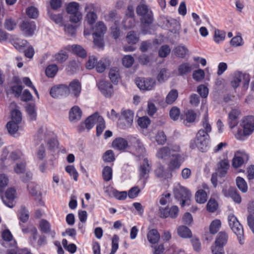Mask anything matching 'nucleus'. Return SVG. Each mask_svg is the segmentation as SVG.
Segmentation results:
<instances>
[{"label":"nucleus","instance_id":"1","mask_svg":"<svg viewBox=\"0 0 254 254\" xmlns=\"http://www.w3.org/2000/svg\"><path fill=\"white\" fill-rule=\"evenodd\" d=\"M136 13L138 15L141 16V21L142 24L143 34H146L147 31L145 28L149 26L153 21V17L151 12L149 11L146 5L141 4L136 7Z\"/></svg>","mask_w":254,"mask_h":254},{"label":"nucleus","instance_id":"2","mask_svg":"<svg viewBox=\"0 0 254 254\" xmlns=\"http://www.w3.org/2000/svg\"><path fill=\"white\" fill-rule=\"evenodd\" d=\"M209 140V134L206 133L204 129H200L196 134L194 140V143L191 142L190 147L192 149L196 147L202 152H204L207 146Z\"/></svg>","mask_w":254,"mask_h":254},{"label":"nucleus","instance_id":"3","mask_svg":"<svg viewBox=\"0 0 254 254\" xmlns=\"http://www.w3.org/2000/svg\"><path fill=\"white\" fill-rule=\"evenodd\" d=\"M79 5L76 2H69L66 6L67 13L70 14V22L76 23L82 19V14L79 11Z\"/></svg>","mask_w":254,"mask_h":254},{"label":"nucleus","instance_id":"4","mask_svg":"<svg viewBox=\"0 0 254 254\" xmlns=\"http://www.w3.org/2000/svg\"><path fill=\"white\" fill-rule=\"evenodd\" d=\"M174 193L176 198L182 200V206H184L185 203L190 200L191 197L190 191L186 188L180 185L174 188Z\"/></svg>","mask_w":254,"mask_h":254},{"label":"nucleus","instance_id":"5","mask_svg":"<svg viewBox=\"0 0 254 254\" xmlns=\"http://www.w3.org/2000/svg\"><path fill=\"white\" fill-rule=\"evenodd\" d=\"M250 81L249 75L238 71L235 72L233 80L231 82V86L236 88L239 86L241 82H243L244 87H247Z\"/></svg>","mask_w":254,"mask_h":254},{"label":"nucleus","instance_id":"6","mask_svg":"<svg viewBox=\"0 0 254 254\" xmlns=\"http://www.w3.org/2000/svg\"><path fill=\"white\" fill-rule=\"evenodd\" d=\"M137 86L141 90H152L156 84L155 80L151 78H137L135 80Z\"/></svg>","mask_w":254,"mask_h":254},{"label":"nucleus","instance_id":"7","mask_svg":"<svg viewBox=\"0 0 254 254\" xmlns=\"http://www.w3.org/2000/svg\"><path fill=\"white\" fill-rule=\"evenodd\" d=\"M50 93L52 97L57 98L68 95L69 89L67 85L62 84L52 87Z\"/></svg>","mask_w":254,"mask_h":254},{"label":"nucleus","instance_id":"8","mask_svg":"<svg viewBox=\"0 0 254 254\" xmlns=\"http://www.w3.org/2000/svg\"><path fill=\"white\" fill-rule=\"evenodd\" d=\"M16 190L14 188L8 189L5 193V197L2 195V193L0 194L3 203L8 207L12 208L14 206V200L15 198Z\"/></svg>","mask_w":254,"mask_h":254},{"label":"nucleus","instance_id":"9","mask_svg":"<svg viewBox=\"0 0 254 254\" xmlns=\"http://www.w3.org/2000/svg\"><path fill=\"white\" fill-rule=\"evenodd\" d=\"M179 208L178 206L174 205L170 208H160L159 209L160 216L161 218H167L170 217L171 218H176L179 214Z\"/></svg>","mask_w":254,"mask_h":254},{"label":"nucleus","instance_id":"10","mask_svg":"<svg viewBox=\"0 0 254 254\" xmlns=\"http://www.w3.org/2000/svg\"><path fill=\"white\" fill-rule=\"evenodd\" d=\"M243 132L245 135H250L254 130V117L252 116L245 118L243 121Z\"/></svg>","mask_w":254,"mask_h":254},{"label":"nucleus","instance_id":"11","mask_svg":"<svg viewBox=\"0 0 254 254\" xmlns=\"http://www.w3.org/2000/svg\"><path fill=\"white\" fill-rule=\"evenodd\" d=\"M98 87L101 93L107 98L111 97L113 94V86L108 82L101 80L98 84Z\"/></svg>","mask_w":254,"mask_h":254},{"label":"nucleus","instance_id":"12","mask_svg":"<svg viewBox=\"0 0 254 254\" xmlns=\"http://www.w3.org/2000/svg\"><path fill=\"white\" fill-rule=\"evenodd\" d=\"M85 11L87 12L86 18L87 22L90 25L93 24L97 18V15L95 12L94 5L91 3L87 4L85 7Z\"/></svg>","mask_w":254,"mask_h":254},{"label":"nucleus","instance_id":"13","mask_svg":"<svg viewBox=\"0 0 254 254\" xmlns=\"http://www.w3.org/2000/svg\"><path fill=\"white\" fill-rule=\"evenodd\" d=\"M20 28L25 35L31 36L36 29V25L34 22L24 20L21 23Z\"/></svg>","mask_w":254,"mask_h":254},{"label":"nucleus","instance_id":"14","mask_svg":"<svg viewBox=\"0 0 254 254\" xmlns=\"http://www.w3.org/2000/svg\"><path fill=\"white\" fill-rule=\"evenodd\" d=\"M172 158L168 164V169L170 171H174L179 169L181 165V155L179 154H172Z\"/></svg>","mask_w":254,"mask_h":254},{"label":"nucleus","instance_id":"15","mask_svg":"<svg viewBox=\"0 0 254 254\" xmlns=\"http://www.w3.org/2000/svg\"><path fill=\"white\" fill-rule=\"evenodd\" d=\"M229 166V162L228 159L224 158L221 160L217 164V168L216 170L218 176L220 177H223L225 176Z\"/></svg>","mask_w":254,"mask_h":254},{"label":"nucleus","instance_id":"16","mask_svg":"<svg viewBox=\"0 0 254 254\" xmlns=\"http://www.w3.org/2000/svg\"><path fill=\"white\" fill-rule=\"evenodd\" d=\"M223 192L226 196L231 197L235 202L241 203V197L235 188L231 187L227 190H224Z\"/></svg>","mask_w":254,"mask_h":254},{"label":"nucleus","instance_id":"17","mask_svg":"<svg viewBox=\"0 0 254 254\" xmlns=\"http://www.w3.org/2000/svg\"><path fill=\"white\" fill-rule=\"evenodd\" d=\"M240 114V111L237 109H233L229 113L228 123L231 128L234 127L238 125V117Z\"/></svg>","mask_w":254,"mask_h":254},{"label":"nucleus","instance_id":"18","mask_svg":"<svg viewBox=\"0 0 254 254\" xmlns=\"http://www.w3.org/2000/svg\"><path fill=\"white\" fill-rule=\"evenodd\" d=\"M122 119L125 120V126L129 127L131 126L133 120V113L129 110L123 111L121 113Z\"/></svg>","mask_w":254,"mask_h":254},{"label":"nucleus","instance_id":"19","mask_svg":"<svg viewBox=\"0 0 254 254\" xmlns=\"http://www.w3.org/2000/svg\"><path fill=\"white\" fill-rule=\"evenodd\" d=\"M97 112L95 113L93 115L88 117L85 121V125L86 128L89 130L92 128L95 124L98 123L99 118H100Z\"/></svg>","mask_w":254,"mask_h":254},{"label":"nucleus","instance_id":"20","mask_svg":"<svg viewBox=\"0 0 254 254\" xmlns=\"http://www.w3.org/2000/svg\"><path fill=\"white\" fill-rule=\"evenodd\" d=\"M233 232L237 236L239 243L241 245L244 244V238H243V228L242 225L239 222V225L238 224H234L233 226L230 227Z\"/></svg>","mask_w":254,"mask_h":254},{"label":"nucleus","instance_id":"21","mask_svg":"<svg viewBox=\"0 0 254 254\" xmlns=\"http://www.w3.org/2000/svg\"><path fill=\"white\" fill-rule=\"evenodd\" d=\"M82 116V111L79 107L75 106L73 107L69 113V120L72 122L79 120Z\"/></svg>","mask_w":254,"mask_h":254},{"label":"nucleus","instance_id":"22","mask_svg":"<svg viewBox=\"0 0 254 254\" xmlns=\"http://www.w3.org/2000/svg\"><path fill=\"white\" fill-rule=\"evenodd\" d=\"M160 234L156 229H152L149 230L147 234V238L149 242L152 244L157 243L160 240Z\"/></svg>","mask_w":254,"mask_h":254},{"label":"nucleus","instance_id":"23","mask_svg":"<svg viewBox=\"0 0 254 254\" xmlns=\"http://www.w3.org/2000/svg\"><path fill=\"white\" fill-rule=\"evenodd\" d=\"M69 91H71V93L74 95V96L77 97L79 96L81 92V88L80 82L77 80H74L71 81L69 87Z\"/></svg>","mask_w":254,"mask_h":254},{"label":"nucleus","instance_id":"24","mask_svg":"<svg viewBox=\"0 0 254 254\" xmlns=\"http://www.w3.org/2000/svg\"><path fill=\"white\" fill-rule=\"evenodd\" d=\"M112 145L114 148L122 150L125 149L127 147L128 143L125 139L119 137L113 141Z\"/></svg>","mask_w":254,"mask_h":254},{"label":"nucleus","instance_id":"25","mask_svg":"<svg viewBox=\"0 0 254 254\" xmlns=\"http://www.w3.org/2000/svg\"><path fill=\"white\" fill-rule=\"evenodd\" d=\"M171 155L170 148L168 147H163L160 148L157 153V157L162 159H168Z\"/></svg>","mask_w":254,"mask_h":254},{"label":"nucleus","instance_id":"26","mask_svg":"<svg viewBox=\"0 0 254 254\" xmlns=\"http://www.w3.org/2000/svg\"><path fill=\"white\" fill-rule=\"evenodd\" d=\"M228 235L224 232H220L218 233L215 241V244L218 247H223L227 242Z\"/></svg>","mask_w":254,"mask_h":254},{"label":"nucleus","instance_id":"27","mask_svg":"<svg viewBox=\"0 0 254 254\" xmlns=\"http://www.w3.org/2000/svg\"><path fill=\"white\" fill-rule=\"evenodd\" d=\"M27 188L29 193L34 196L36 199H38L41 203H43V202L41 201V193L37 190V187L32 183H31L28 185Z\"/></svg>","mask_w":254,"mask_h":254},{"label":"nucleus","instance_id":"28","mask_svg":"<svg viewBox=\"0 0 254 254\" xmlns=\"http://www.w3.org/2000/svg\"><path fill=\"white\" fill-rule=\"evenodd\" d=\"M178 92L176 89H172L167 94L165 102L167 104H172L178 97Z\"/></svg>","mask_w":254,"mask_h":254},{"label":"nucleus","instance_id":"29","mask_svg":"<svg viewBox=\"0 0 254 254\" xmlns=\"http://www.w3.org/2000/svg\"><path fill=\"white\" fill-rule=\"evenodd\" d=\"M192 70V66L188 63H183L178 67V72L179 75H184L190 72Z\"/></svg>","mask_w":254,"mask_h":254},{"label":"nucleus","instance_id":"30","mask_svg":"<svg viewBox=\"0 0 254 254\" xmlns=\"http://www.w3.org/2000/svg\"><path fill=\"white\" fill-rule=\"evenodd\" d=\"M150 167L147 159L145 158L140 166L139 169V176L141 178L144 177L149 172Z\"/></svg>","mask_w":254,"mask_h":254},{"label":"nucleus","instance_id":"31","mask_svg":"<svg viewBox=\"0 0 254 254\" xmlns=\"http://www.w3.org/2000/svg\"><path fill=\"white\" fill-rule=\"evenodd\" d=\"M207 194L203 190H198L195 193V198L197 203H204L207 200Z\"/></svg>","mask_w":254,"mask_h":254},{"label":"nucleus","instance_id":"32","mask_svg":"<svg viewBox=\"0 0 254 254\" xmlns=\"http://www.w3.org/2000/svg\"><path fill=\"white\" fill-rule=\"evenodd\" d=\"M175 55L179 58H184L187 55L188 50L184 46H178L174 49Z\"/></svg>","mask_w":254,"mask_h":254},{"label":"nucleus","instance_id":"33","mask_svg":"<svg viewBox=\"0 0 254 254\" xmlns=\"http://www.w3.org/2000/svg\"><path fill=\"white\" fill-rule=\"evenodd\" d=\"M178 234L180 237L184 238H189L191 235L190 230L185 226H181L178 227Z\"/></svg>","mask_w":254,"mask_h":254},{"label":"nucleus","instance_id":"34","mask_svg":"<svg viewBox=\"0 0 254 254\" xmlns=\"http://www.w3.org/2000/svg\"><path fill=\"white\" fill-rule=\"evenodd\" d=\"M106 27L104 24V23L102 21L98 22L94 28V33L93 34L102 35L104 34L106 31Z\"/></svg>","mask_w":254,"mask_h":254},{"label":"nucleus","instance_id":"35","mask_svg":"<svg viewBox=\"0 0 254 254\" xmlns=\"http://www.w3.org/2000/svg\"><path fill=\"white\" fill-rule=\"evenodd\" d=\"M237 187L242 192H246L248 190L247 184L245 180L240 177H238L236 180Z\"/></svg>","mask_w":254,"mask_h":254},{"label":"nucleus","instance_id":"36","mask_svg":"<svg viewBox=\"0 0 254 254\" xmlns=\"http://www.w3.org/2000/svg\"><path fill=\"white\" fill-rule=\"evenodd\" d=\"M58 71V67L55 64L49 65L46 69V75L49 77H53Z\"/></svg>","mask_w":254,"mask_h":254},{"label":"nucleus","instance_id":"37","mask_svg":"<svg viewBox=\"0 0 254 254\" xmlns=\"http://www.w3.org/2000/svg\"><path fill=\"white\" fill-rule=\"evenodd\" d=\"M109 76L113 83L117 84L120 79L119 70L117 68L111 69L109 73Z\"/></svg>","mask_w":254,"mask_h":254},{"label":"nucleus","instance_id":"38","mask_svg":"<svg viewBox=\"0 0 254 254\" xmlns=\"http://www.w3.org/2000/svg\"><path fill=\"white\" fill-rule=\"evenodd\" d=\"M72 50L73 52L82 58L86 56V52L85 50L80 46L74 45L72 46Z\"/></svg>","mask_w":254,"mask_h":254},{"label":"nucleus","instance_id":"39","mask_svg":"<svg viewBox=\"0 0 254 254\" xmlns=\"http://www.w3.org/2000/svg\"><path fill=\"white\" fill-rule=\"evenodd\" d=\"M221 221L219 220L216 219L213 221L209 227L210 232L212 234H216L219 230L221 226Z\"/></svg>","mask_w":254,"mask_h":254},{"label":"nucleus","instance_id":"40","mask_svg":"<svg viewBox=\"0 0 254 254\" xmlns=\"http://www.w3.org/2000/svg\"><path fill=\"white\" fill-rule=\"evenodd\" d=\"M127 40L129 44H136L139 40L138 36L134 31H130L127 36Z\"/></svg>","mask_w":254,"mask_h":254},{"label":"nucleus","instance_id":"41","mask_svg":"<svg viewBox=\"0 0 254 254\" xmlns=\"http://www.w3.org/2000/svg\"><path fill=\"white\" fill-rule=\"evenodd\" d=\"M19 218L23 223L27 221L29 219L28 211L24 206H22L19 210Z\"/></svg>","mask_w":254,"mask_h":254},{"label":"nucleus","instance_id":"42","mask_svg":"<svg viewBox=\"0 0 254 254\" xmlns=\"http://www.w3.org/2000/svg\"><path fill=\"white\" fill-rule=\"evenodd\" d=\"M19 123H16V122L10 121L6 125L7 129L8 132L11 134L15 133L19 128L18 124Z\"/></svg>","mask_w":254,"mask_h":254},{"label":"nucleus","instance_id":"43","mask_svg":"<svg viewBox=\"0 0 254 254\" xmlns=\"http://www.w3.org/2000/svg\"><path fill=\"white\" fill-rule=\"evenodd\" d=\"M22 89L23 88L20 84V81L11 86L12 93H13L16 97H19L21 95Z\"/></svg>","mask_w":254,"mask_h":254},{"label":"nucleus","instance_id":"44","mask_svg":"<svg viewBox=\"0 0 254 254\" xmlns=\"http://www.w3.org/2000/svg\"><path fill=\"white\" fill-rule=\"evenodd\" d=\"M103 179L105 181H109L112 177V169L110 167L106 166L104 168L102 171Z\"/></svg>","mask_w":254,"mask_h":254},{"label":"nucleus","instance_id":"45","mask_svg":"<svg viewBox=\"0 0 254 254\" xmlns=\"http://www.w3.org/2000/svg\"><path fill=\"white\" fill-rule=\"evenodd\" d=\"M12 122L20 123L22 120V115L21 112L17 109L13 110L11 112Z\"/></svg>","mask_w":254,"mask_h":254},{"label":"nucleus","instance_id":"46","mask_svg":"<svg viewBox=\"0 0 254 254\" xmlns=\"http://www.w3.org/2000/svg\"><path fill=\"white\" fill-rule=\"evenodd\" d=\"M8 179L7 176L3 174H0V194L2 193L4 188L7 186Z\"/></svg>","mask_w":254,"mask_h":254},{"label":"nucleus","instance_id":"47","mask_svg":"<svg viewBox=\"0 0 254 254\" xmlns=\"http://www.w3.org/2000/svg\"><path fill=\"white\" fill-rule=\"evenodd\" d=\"M155 140L158 144H164L167 140V137L165 133L163 131H158L156 135Z\"/></svg>","mask_w":254,"mask_h":254},{"label":"nucleus","instance_id":"48","mask_svg":"<svg viewBox=\"0 0 254 254\" xmlns=\"http://www.w3.org/2000/svg\"><path fill=\"white\" fill-rule=\"evenodd\" d=\"M48 14L50 18L60 26L63 25V16L61 14H53L51 11H48Z\"/></svg>","mask_w":254,"mask_h":254},{"label":"nucleus","instance_id":"49","mask_svg":"<svg viewBox=\"0 0 254 254\" xmlns=\"http://www.w3.org/2000/svg\"><path fill=\"white\" fill-rule=\"evenodd\" d=\"M105 127V121L103 118L101 116L100 118H99L98 123L96 127V135L97 136L100 135Z\"/></svg>","mask_w":254,"mask_h":254},{"label":"nucleus","instance_id":"50","mask_svg":"<svg viewBox=\"0 0 254 254\" xmlns=\"http://www.w3.org/2000/svg\"><path fill=\"white\" fill-rule=\"evenodd\" d=\"M202 123L203 127V129L204 130V131L206 132V133L208 134V133L211 131V127L208 123V117L207 112H206L204 115Z\"/></svg>","mask_w":254,"mask_h":254},{"label":"nucleus","instance_id":"51","mask_svg":"<svg viewBox=\"0 0 254 254\" xmlns=\"http://www.w3.org/2000/svg\"><path fill=\"white\" fill-rule=\"evenodd\" d=\"M207 210L210 212H214L218 207L217 201L214 199H210L207 204Z\"/></svg>","mask_w":254,"mask_h":254},{"label":"nucleus","instance_id":"52","mask_svg":"<svg viewBox=\"0 0 254 254\" xmlns=\"http://www.w3.org/2000/svg\"><path fill=\"white\" fill-rule=\"evenodd\" d=\"M16 22L11 18L6 19L4 23V27L7 30H13L16 27Z\"/></svg>","mask_w":254,"mask_h":254},{"label":"nucleus","instance_id":"53","mask_svg":"<svg viewBox=\"0 0 254 254\" xmlns=\"http://www.w3.org/2000/svg\"><path fill=\"white\" fill-rule=\"evenodd\" d=\"M170 51L171 49L168 45H163L159 50V56L161 58H165L170 54Z\"/></svg>","mask_w":254,"mask_h":254},{"label":"nucleus","instance_id":"54","mask_svg":"<svg viewBox=\"0 0 254 254\" xmlns=\"http://www.w3.org/2000/svg\"><path fill=\"white\" fill-rule=\"evenodd\" d=\"M68 56L65 52L61 51L55 56V60L60 63H63L67 59Z\"/></svg>","mask_w":254,"mask_h":254},{"label":"nucleus","instance_id":"55","mask_svg":"<svg viewBox=\"0 0 254 254\" xmlns=\"http://www.w3.org/2000/svg\"><path fill=\"white\" fill-rule=\"evenodd\" d=\"M244 162V159L242 156H237L235 154L232 160V165L234 168H237L241 166Z\"/></svg>","mask_w":254,"mask_h":254},{"label":"nucleus","instance_id":"56","mask_svg":"<svg viewBox=\"0 0 254 254\" xmlns=\"http://www.w3.org/2000/svg\"><path fill=\"white\" fill-rule=\"evenodd\" d=\"M26 110L31 120H35L36 119V113L34 106L29 104L26 107Z\"/></svg>","mask_w":254,"mask_h":254},{"label":"nucleus","instance_id":"57","mask_svg":"<svg viewBox=\"0 0 254 254\" xmlns=\"http://www.w3.org/2000/svg\"><path fill=\"white\" fill-rule=\"evenodd\" d=\"M180 114V109L177 107H173L170 111V117L171 119L176 121L178 119Z\"/></svg>","mask_w":254,"mask_h":254},{"label":"nucleus","instance_id":"58","mask_svg":"<svg viewBox=\"0 0 254 254\" xmlns=\"http://www.w3.org/2000/svg\"><path fill=\"white\" fill-rule=\"evenodd\" d=\"M134 62V59L129 55L125 56L122 59V63L124 66L126 67H130Z\"/></svg>","mask_w":254,"mask_h":254},{"label":"nucleus","instance_id":"59","mask_svg":"<svg viewBox=\"0 0 254 254\" xmlns=\"http://www.w3.org/2000/svg\"><path fill=\"white\" fill-rule=\"evenodd\" d=\"M196 114L192 110L189 111L186 113V121H184V123L187 126V123H192L195 121L196 118Z\"/></svg>","mask_w":254,"mask_h":254},{"label":"nucleus","instance_id":"60","mask_svg":"<svg viewBox=\"0 0 254 254\" xmlns=\"http://www.w3.org/2000/svg\"><path fill=\"white\" fill-rule=\"evenodd\" d=\"M103 159L104 161L107 162L113 161L115 160L113 151L111 150L107 151L103 156Z\"/></svg>","mask_w":254,"mask_h":254},{"label":"nucleus","instance_id":"61","mask_svg":"<svg viewBox=\"0 0 254 254\" xmlns=\"http://www.w3.org/2000/svg\"><path fill=\"white\" fill-rule=\"evenodd\" d=\"M225 37V32L223 31L219 30H216L214 34V41L216 43H219L220 41H222Z\"/></svg>","mask_w":254,"mask_h":254},{"label":"nucleus","instance_id":"62","mask_svg":"<svg viewBox=\"0 0 254 254\" xmlns=\"http://www.w3.org/2000/svg\"><path fill=\"white\" fill-rule=\"evenodd\" d=\"M149 124L150 120L147 117H143L138 120V124L141 128H147Z\"/></svg>","mask_w":254,"mask_h":254},{"label":"nucleus","instance_id":"63","mask_svg":"<svg viewBox=\"0 0 254 254\" xmlns=\"http://www.w3.org/2000/svg\"><path fill=\"white\" fill-rule=\"evenodd\" d=\"M40 226L41 231L45 233H48L50 231V224L46 220H41L40 223Z\"/></svg>","mask_w":254,"mask_h":254},{"label":"nucleus","instance_id":"64","mask_svg":"<svg viewBox=\"0 0 254 254\" xmlns=\"http://www.w3.org/2000/svg\"><path fill=\"white\" fill-rule=\"evenodd\" d=\"M27 15L32 18H36L38 15V11L36 8L34 6H31L26 10Z\"/></svg>","mask_w":254,"mask_h":254}]
</instances>
